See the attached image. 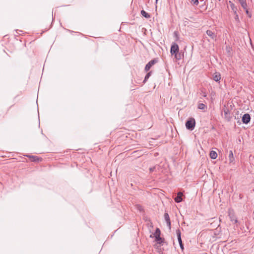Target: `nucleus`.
<instances>
[{
    "label": "nucleus",
    "instance_id": "obj_1",
    "mask_svg": "<svg viewBox=\"0 0 254 254\" xmlns=\"http://www.w3.org/2000/svg\"><path fill=\"white\" fill-rule=\"evenodd\" d=\"M195 126V120L193 118H190L186 123V128L190 130L194 129Z\"/></svg>",
    "mask_w": 254,
    "mask_h": 254
},
{
    "label": "nucleus",
    "instance_id": "obj_2",
    "mask_svg": "<svg viewBox=\"0 0 254 254\" xmlns=\"http://www.w3.org/2000/svg\"><path fill=\"white\" fill-rule=\"evenodd\" d=\"M157 62H158V60H157V59H156V58L152 60L151 61H150V62H149L145 66V68H144L145 71H148L150 69L151 66L152 65H153L154 64H156Z\"/></svg>",
    "mask_w": 254,
    "mask_h": 254
},
{
    "label": "nucleus",
    "instance_id": "obj_3",
    "mask_svg": "<svg viewBox=\"0 0 254 254\" xmlns=\"http://www.w3.org/2000/svg\"><path fill=\"white\" fill-rule=\"evenodd\" d=\"M179 52V48L178 45L176 43H173L170 49V53L172 55Z\"/></svg>",
    "mask_w": 254,
    "mask_h": 254
},
{
    "label": "nucleus",
    "instance_id": "obj_4",
    "mask_svg": "<svg viewBox=\"0 0 254 254\" xmlns=\"http://www.w3.org/2000/svg\"><path fill=\"white\" fill-rule=\"evenodd\" d=\"M242 122L244 124H248L251 120V117L249 114H245L243 115L242 117Z\"/></svg>",
    "mask_w": 254,
    "mask_h": 254
},
{
    "label": "nucleus",
    "instance_id": "obj_5",
    "mask_svg": "<svg viewBox=\"0 0 254 254\" xmlns=\"http://www.w3.org/2000/svg\"><path fill=\"white\" fill-rule=\"evenodd\" d=\"M206 34L211 38V39L214 40V39H215L216 40V38L217 37V35L216 34L212 32L211 30H207L206 32Z\"/></svg>",
    "mask_w": 254,
    "mask_h": 254
},
{
    "label": "nucleus",
    "instance_id": "obj_6",
    "mask_svg": "<svg viewBox=\"0 0 254 254\" xmlns=\"http://www.w3.org/2000/svg\"><path fill=\"white\" fill-rule=\"evenodd\" d=\"M183 195V193L182 192H179L177 193V196L174 199L175 202L177 203L181 202L183 200L182 198Z\"/></svg>",
    "mask_w": 254,
    "mask_h": 254
},
{
    "label": "nucleus",
    "instance_id": "obj_7",
    "mask_svg": "<svg viewBox=\"0 0 254 254\" xmlns=\"http://www.w3.org/2000/svg\"><path fill=\"white\" fill-rule=\"evenodd\" d=\"M173 55L174 56V57L176 60H181L184 56L183 53L182 54V53L179 52Z\"/></svg>",
    "mask_w": 254,
    "mask_h": 254
},
{
    "label": "nucleus",
    "instance_id": "obj_8",
    "mask_svg": "<svg viewBox=\"0 0 254 254\" xmlns=\"http://www.w3.org/2000/svg\"><path fill=\"white\" fill-rule=\"evenodd\" d=\"M231 9L234 12V14H237V7L235 6V4L231 1H229Z\"/></svg>",
    "mask_w": 254,
    "mask_h": 254
},
{
    "label": "nucleus",
    "instance_id": "obj_9",
    "mask_svg": "<svg viewBox=\"0 0 254 254\" xmlns=\"http://www.w3.org/2000/svg\"><path fill=\"white\" fill-rule=\"evenodd\" d=\"M213 79L215 81H219L221 79V75L220 73L216 72L213 76Z\"/></svg>",
    "mask_w": 254,
    "mask_h": 254
},
{
    "label": "nucleus",
    "instance_id": "obj_10",
    "mask_svg": "<svg viewBox=\"0 0 254 254\" xmlns=\"http://www.w3.org/2000/svg\"><path fill=\"white\" fill-rule=\"evenodd\" d=\"M198 109L205 111L207 108V106L203 103H199L197 106Z\"/></svg>",
    "mask_w": 254,
    "mask_h": 254
},
{
    "label": "nucleus",
    "instance_id": "obj_11",
    "mask_svg": "<svg viewBox=\"0 0 254 254\" xmlns=\"http://www.w3.org/2000/svg\"><path fill=\"white\" fill-rule=\"evenodd\" d=\"M27 157H29L31 160L33 162H37L39 160L38 157L33 155H26Z\"/></svg>",
    "mask_w": 254,
    "mask_h": 254
},
{
    "label": "nucleus",
    "instance_id": "obj_12",
    "mask_svg": "<svg viewBox=\"0 0 254 254\" xmlns=\"http://www.w3.org/2000/svg\"><path fill=\"white\" fill-rule=\"evenodd\" d=\"M141 14L143 17H144L146 18H148V19L150 18L151 17L149 13H148L147 12H146L145 11H144V10H142L141 11Z\"/></svg>",
    "mask_w": 254,
    "mask_h": 254
},
{
    "label": "nucleus",
    "instance_id": "obj_13",
    "mask_svg": "<svg viewBox=\"0 0 254 254\" xmlns=\"http://www.w3.org/2000/svg\"><path fill=\"white\" fill-rule=\"evenodd\" d=\"M155 241L157 242V243L160 244L163 242V239L160 237V236H159L157 235V236H155Z\"/></svg>",
    "mask_w": 254,
    "mask_h": 254
},
{
    "label": "nucleus",
    "instance_id": "obj_14",
    "mask_svg": "<svg viewBox=\"0 0 254 254\" xmlns=\"http://www.w3.org/2000/svg\"><path fill=\"white\" fill-rule=\"evenodd\" d=\"M210 156L211 159H215L217 157V153L214 151H211L210 153Z\"/></svg>",
    "mask_w": 254,
    "mask_h": 254
},
{
    "label": "nucleus",
    "instance_id": "obj_15",
    "mask_svg": "<svg viewBox=\"0 0 254 254\" xmlns=\"http://www.w3.org/2000/svg\"><path fill=\"white\" fill-rule=\"evenodd\" d=\"M176 234L177 236V238L178 240H182L181 239V232L180 229H178L176 230Z\"/></svg>",
    "mask_w": 254,
    "mask_h": 254
},
{
    "label": "nucleus",
    "instance_id": "obj_16",
    "mask_svg": "<svg viewBox=\"0 0 254 254\" xmlns=\"http://www.w3.org/2000/svg\"><path fill=\"white\" fill-rule=\"evenodd\" d=\"M229 160L230 162H232L234 159L233 153V152L232 150H230L229 152Z\"/></svg>",
    "mask_w": 254,
    "mask_h": 254
},
{
    "label": "nucleus",
    "instance_id": "obj_17",
    "mask_svg": "<svg viewBox=\"0 0 254 254\" xmlns=\"http://www.w3.org/2000/svg\"><path fill=\"white\" fill-rule=\"evenodd\" d=\"M174 37L175 38V41H178L179 40V35L177 31H175L174 32Z\"/></svg>",
    "mask_w": 254,
    "mask_h": 254
},
{
    "label": "nucleus",
    "instance_id": "obj_18",
    "mask_svg": "<svg viewBox=\"0 0 254 254\" xmlns=\"http://www.w3.org/2000/svg\"><path fill=\"white\" fill-rule=\"evenodd\" d=\"M151 74V71H149L148 72L145 76L144 79L143 80V83H145V82L148 80Z\"/></svg>",
    "mask_w": 254,
    "mask_h": 254
},
{
    "label": "nucleus",
    "instance_id": "obj_19",
    "mask_svg": "<svg viewBox=\"0 0 254 254\" xmlns=\"http://www.w3.org/2000/svg\"><path fill=\"white\" fill-rule=\"evenodd\" d=\"M240 4L241 5V6L244 8V9H247L248 5H247L246 0L240 3Z\"/></svg>",
    "mask_w": 254,
    "mask_h": 254
},
{
    "label": "nucleus",
    "instance_id": "obj_20",
    "mask_svg": "<svg viewBox=\"0 0 254 254\" xmlns=\"http://www.w3.org/2000/svg\"><path fill=\"white\" fill-rule=\"evenodd\" d=\"M164 219L166 222H168L170 221V217L168 213H165L164 214Z\"/></svg>",
    "mask_w": 254,
    "mask_h": 254
},
{
    "label": "nucleus",
    "instance_id": "obj_21",
    "mask_svg": "<svg viewBox=\"0 0 254 254\" xmlns=\"http://www.w3.org/2000/svg\"><path fill=\"white\" fill-rule=\"evenodd\" d=\"M160 234H161V232H160V229L159 228H157L155 230V233L154 234V236H157V235H158L159 236H160Z\"/></svg>",
    "mask_w": 254,
    "mask_h": 254
},
{
    "label": "nucleus",
    "instance_id": "obj_22",
    "mask_svg": "<svg viewBox=\"0 0 254 254\" xmlns=\"http://www.w3.org/2000/svg\"><path fill=\"white\" fill-rule=\"evenodd\" d=\"M191 3L194 5H197L199 1L198 0H191Z\"/></svg>",
    "mask_w": 254,
    "mask_h": 254
},
{
    "label": "nucleus",
    "instance_id": "obj_23",
    "mask_svg": "<svg viewBox=\"0 0 254 254\" xmlns=\"http://www.w3.org/2000/svg\"><path fill=\"white\" fill-rule=\"evenodd\" d=\"M245 11H246V14L247 15V16L249 17V18H251L252 17V13L251 12H250L248 8L246 9H245Z\"/></svg>",
    "mask_w": 254,
    "mask_h": 254
},
{
    "label": "nucleus",
    "instance_id": "obj_24",
    "mask_svg": "<svg viewBox=\"0 0 254 254\" xmlns=\"http://www.w3.org/2000/svg\"><path fill=\"white\" fill-rule=\"evenodd\" d=\"M178 242H179L181 249L182 250H184V246H183L182 240H178Z\"/></svg>",
    "mask_w": 254,
    "mask_h": 254
},
{
    "label": "nucleus",
    "instance_id": "obj_25",
    "mask_svg": "<svg viewBox=\"0 0 254 254\" xmlns=\"http://www.w3.org/2000/svg\"><path fill=\"white\" fill-rule=\"evenodd\" d=\"M136 208L140 211V212H141L143 211V208L141 206H140V205H136Z\"/></svg>",
    "mask_w": 254,
    "mask_h": 254
},
{
    "label": "nucleus",
    "instance_id": "obj_26",
    "mask_svg": "<svg viewBox=\"0 0 254 254\" xmlns=\"http://www.w3.org/2000/svg\"><path fill=\"white\" fill-rule=\"evenodd\" d=\"M156 166H153L149 168V170L150 172H153L155 171Z\"/></svg>",
    "mask_w": 254,
    "mask_h": 254
},
{
    "label": "nucleus",
    "instance_id": "obj_27",
    "mask_svg": "<svg viewBox=\"0 0 254 254\" xmlns=\"http://www.w3.org/2000/svg\"><path fill=\"white\" fill-rule=\"evenodd\" d=\"M167 226L169 228V229L170 230L171 228V221L166 222Z\"/></svg>",
    "mask_w": 254,
    "mask_h": 254
},
{
    "label": "nucleus",
    "instance_id": "obj_28",
    "mask_svg": "<svg viewBox=\"0 0 254 254\" xmlns=\"http://www.w3.org/2000/svg\"><path fill=\"white\" fill-rule=\"evenodd\" d=\"M226 49L227 50L228 52H230V48L229 47H226Z\"/></svg>",
    "mask_w": 254,
    "mask_h": 254
},
{
    "label": "nucleus",
    "instance_id": "obj_29",
    "mask_svg": "<svg viewBox=\"0 0 254 254\" xmlns=\"http://www.w3.org/2000/svg\"><path fill=\"white\" fill-rule=\"evenodd\" d=\"M202 95L204 97H206V96H207L206 93L205 92L203 93V95Z\"/></svg>",
    "mask_w": 254,
    "mask_h": 254
},
{
    "label": "nucleus",
    "instance_id": "obj_30",
    "mask_svg": "<svg viewBox=\"0 0 254 254\" xmlns=\"http://www.w3.org/2000/svg\"><path fill=\"white\" fill-rule=\"evenodd\" d=\"M246 0H238V1H239L240 3L244 2V1H246Z\"/></svg>",
    "mask_w": 254,
    "mask_h": 254
},
{
    "label": "nucleus",
    "instance_id": "obj_31",
    "mask_svg": "<svg viewBox=\"0 0 254 254\" xmlns=\"http://www.w3.org/2000/svg\"><path fill=\"white\" fill-rule=\"evenodd\" d=\"M236 14V18H236H236H238V14Z\"/></svg>",
    "mask_w": 254,
    "mask_h": 254
},
{
    "label": "nucleus",
    "instance_id": "obj_32",
    "mask_svg": "<svg viewBox=\"0 0 254 254\" xmlns=\"http://www.w3.org/2000/svg\"><path fill=\"white\" fill-rule=\"evenodd\" d=\"M224 113H225V114H226V115L227 114V112H226L225 111H224Z\"/></svg>",
    "mask_w": 254,
    "mask_h": 254
},
{
    "label": "nucleus",
    "instance_id": "obj_33",
    "mask_svg": "<svg viewBox=\"0 0 254 254\" xmlns=\"http://www.w3.org/2000/svg\"><path fill=\"white\" fill-rule=\"evenodd\" d=\"M156 0V3H157L158 0Z\"/></svg>",
    "mask_w": 254,
    "mask_h": 254
},
{
    "label": "nucleus",
    "instance_id": "obj_34",
    "mask_svg": "<svg viewBox=\"0 0 254 254\" xmlns=\"http://www.w3.org/2000/svg\"><path fill=\"white\" fill-rule=\"evenodd\" d=\"M218 1H221V0H218Z\"/></svg>",
    "mask_w": 254,
    "mask_h": 254
}]
</instances>
